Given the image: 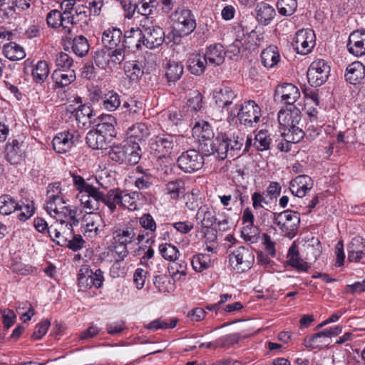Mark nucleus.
<instances>
[{"label": "nucleus", "instance_id": "1", "mask_svg": "<svg viewBox=\"0 0 365 365\" xmlns=\"http://www.w3.org/2000/svg\"><path fill=\"white\" fill-rule=\"evenodd\" d=\"M273 222L284 236L292 238L297 235L300 216L297 212L287 210L279 213L274 212Z\"/></svg>", "mask_w": 365, "mask_h": 365}, {"label": "nucleus", "instance_id": "2", "mask_svg": "<svg viewBox=\"0 0 365 365\" xmlns=\"http://www.w3.org/2000/svg\"><path fill=\"white\" fill-rule=\"evenodd\" d=\"M73 220L68 218H59L58 221L51 225L48 230V233L51 240L61 247H66L69 243V239L72 236V230L74 226L78 225L79 221L73 224Z\"/></svg>", "mask_w": 365, "mask_h": 365}, {"label": "nucleus", "instance_id": "3", "mask_svg": "<svg viewBox=\"0 0 365 365\" xmlns=\"http://www.w3.org/2000/svg\"><path fill=\"white\" fill-rule=\"evenodd\" d=\"M66 202L63 196H59L51 200H47L45 205V210L53 217L56 218L58 221L59 218H68L73 220V224L77 222V209L71 208L65 205Z\"/></svg>", "mask_w": 365, "mask_h": 365}, {"label": "nucleus", "instance_id": "4", "mask_svg": "<svg viewBox=\"0 0 365 365\" xmlns=\"http://www.w3.org/2000/svg\"><path fill=\"white\" fill-rule=\"evenodd\" d=\"M239 120L238 128L240 130L245 131L248 127L257 123L262 117L260 107L254 101L245 102L237 112Z\"/></svg>", "mask_w": 365, "mask_h": 365}, {"label": "nucleus", "instance_id": "5", "mask_svg": "<svg viewBox=\"0 0 365 365\" xmlns=\"http://www.w3.org/2000/svg\"><path fill=\"white\" fill-rule=\"evenodd\" d=\"M125 57V51L123 48L110 50L103 48L95 53L94 61L97 66L103 69L112 68L123 62Z\"/></svg>", "mask_w": 365, "mask_h": 365}, {"label": "nucleus", "instance_id": "6", "mask_svg": "<svg viewBox=\"0 0 365 365\" xmlns=\"http://www.w3.org/2000/svg\"><path fill=\"white\" fill-rule=\"evenodd\" d=\"M230 262L232 268L238 273L250 269L255 261V256L252 250L241 246L230 254Z\"/></svg>", "mask_w": 365, "mask_h": 365}, {"label": "nucleus", "instance_id": "7", "mask_svg": "<svg viewBox=\"0 0 365 365\" xmlns=\"http://www.w3.org/2000/svg\"><path fill=\"white\" fill-rule=\"evenodd\" d=\"M78 281L82 290L91 289L92 287L100 288L104 281L103 272L100 269L93 271L88 266H83L79 270Z\"/></svg>", "mask_w": 365, "mask_h": 365}, {"label": "nucleus", "instance_id": "8", "mask_svg": "<svg viewBox=\"0 0 365 365\" xmlns=\"http://www.w3.org/2000/svg\"><path fill=\"white\" fill-rule=\"evenodd\" d=\"M330 73V67L323 59L313 61L307 71V78L312 86L317 87L324 84Z\"/></svg>", "mask_w": 365, "mask_h": 365}, {"label": "nucleus", "instance_id": "9", "mask_svg": "<svg viewBox=\"0 0 365 365\" xmlns=\"http://www.w3.org/2000/svg\"><path fill=\"white\" fill-rule=\"evenodd\" d=\"M177 163L182 171L191 173L202 168L204 158L198 151L189 150L180 155Z\"/></svg>", "mask_w": 365, "mask_h": 365}, {"label": "nucleus", "instance_id": "10", "mask_svg": "<svg viewBox=\"0 0 365 365\" xmlns=\"http://www.w3.org/2000/svg\"><path fill=\"white\" fill-rule=\"evenodd\" d=\"M278 121L282 137L294 135H302L303 137V131L296 125L298 123L297 116L294 118L291 111L280 110L278 113Z\"/></svg>", "mask_w": 365, "mask_h": 365}, {"label": "nucleus", "instance_id": "11", "mask_svg": "<svg viewBox=\"0 0 365 365\" xmlns=\"http://www.w3.org/2000/svg\"><path fill=\"white\" fill-rule=\"evenodd\" d=\"M293 46L302 55L309 53L315 45V34L311 29H302L296 33Z\"/></svg>", "mask_w": 365, "mask_h": 365}, {"label": "nucleus", "instance_id": "12", "mask_svg": "<svg viewBox=\"0 0 365 365\" xmlns=\"http://www.w3.org/2000/svg\"><path fill=\"white\" fill-rule=\"evenodd\" d=\"M143 38V44L148 49H155L163 45L165 41V32L159 26H142Z\"/></svg>", "mask_w": 365, "mask_h": 365}, {"label": "nucleus", "instance_id": "13", "mask_svg": "<svg viewBox=\"0 0 365 365\" xmlns=\"http://www.w3.org/2000/svg\"><path fill=\"white\" fill-rule=\"evenodd\" d=\"M175 26L180 36L191 34L196 27V22L190 10L182 9L175 12Z\"/></svg>", "mask_w": 365, "mask_h": 365}, {"label": "nucleus", "instance_id": "14", "mask_svg": "<svg viewBox=\"0 0 365 365\" xmlns=\"http://www.w3.org/2000/svg\"><path fill=\"white\" fill-rule=\"evenodd\" d=\"M26 145L23 141L18 139H13L11 142H8L5 147L6 159L11 165H18L21 163L26 156Z\"/></svg>", "mask_w": 365, "mask_h": 365}, {"label": "nucleus", "instance_id": "15", "mask_svg": "<svg viewBox=\"0 0 365 365\" xmlns=\"http://www.w3.org/2000/svg\"><path fill=\"white\" fill-rule=\"evenodd\" d=\"M103 192L93 185L87 186V190L82 193L81 202L83 207L93 212L99 209L101 202L103 203Z\"/></svg>", "mask_w": 365, "mask_h": 365}, {"label": "nucleus", "instance_id": "16", "mask_svg": "<svg viewBox=\"0 0 365 365\" xmlns=\"http://www.w3.org/2000/svg\"><path fill=\"white\" fill-rule=\"evenodd\" d=\"M112 256L115 259L114 263L111 267V272L114 276L120 277L125 274L124 269H120V263L128 257L129 251L128 246L123 244H119L112 240L110 245Z\"/></svg>", "mask_w": 365, "mask_h": 365}, {"label": "nucleus", "instance_id": "17", "mask_svg": "<svg viewBox=\"0 0 365 365\" xmlns=\"http://www.w3.org/2000/svg\"><path fill=\"white\" fill-rule=\"evenodd\" d=\"M122 39L123 32L120 29L115 27L106 29L102 34V43L104 47L110 50L123 48L125 51V46Z\"/></svg>", "mask_w": 365, "mask_h": 365}, {"label": "nucleus", "instance_id": "18", "mask_svg": "<svg viewBox=\"0 0 365 365\" xmlns=\"http://www.w3.org/2000/svg\"><path fill=\"white\" fill-rule=\"evenodd\" d=\"M313 180L307 175H299L290 182L289 190L292 195L303 197L313 187Z\"/></svg>", "mask_w": 365, "mask_h": 365}, {"label": "nucleus", "instance_id": "19", "mask_svg": "<svg viewBox=\"0 0 365 365\" xmlns=\"http://www.w3.org/2000/svg\"><path fill=\"white\" fill-rule=\"evenodd\" d=\"M347 48L349 51L355 56L365 54V31L356 30L351 33L349 37Z\"/></svg>", "mask_w": 365, "mask_h": 365}, {"label": "nucleus", "instance_id": "20", "mask_svg": "<svg viewBox=\"0 0 365 365\" xmlns=\"http://www.w3.org/2000/svg\"><path fill=\"white\" fill-rule=\"evenodd\" d=\"M137 228L126 225L122 228L115 227L112 230V240L119 244L128 245L135 240Z\"/></svg>", "mask_w": 365, "mask_h": 365}, {"label": "nucleus", "instance_id": "21", "mask_svg": "<svg viewBox=\"0 0 365 365\" xmlns=\"http://www.w3.org/2000/svg\"><path fill=\"white\" fill-rule=\"evenodd\" d=\"M101 216L93 212H87L82 220L81 232L88 237H94L98 235Z\"/></svg>", "mask_w": 365, "mask_h": 365}, {"label": "nucleus", "instance_id": "22", "mask_svg": "<svg viewBox=\"0 0 365 365\" xmlns=\"http://www.w3.org/2000/svg\"><path fill=\"white\" fill-rule=\"evenodd\" d=\"M279 96L282 101L287 105H293L300 97L299 88L292 83H284L277 88L275 97Z\"/></svg>", "mask_w": 365, "mask_h": 365}, {"label": "nucleus", "instance_id": "23", "mask_svg": "<svg viewBox=\"0 0 365 365\" xmlns=\"http://www.w3.org/2000/svg\"><path fill=\"white\" fill-rule=\"evenodd\" d=\"M143 29L139 28H131L124 34L123 43L125 48L128 47L132 50H141L144 46L143 44Z\"/></svg>", "mask_w": 365, "mask_h": 365}, {"label": "nucleus", "instance_id": "24", "mask_svg": "<svg viewBox=\"0 0 365 365\" xmlns=\"http://www.w3.org/2000/svg\"><path fill=\"white\" fill-rule=\"evenodd\" d=\"M150 143V153L158 158H162L171 153L173 140L168 138H152Z\"/></svg>", "mask_w": 365, "mask_h": 365}, {"label": "nucleus", "instance_id": "25", "mask_svg": "<svg viewBox=\"0 0 365 365\" xmlns=\"http://www.w3.org/2000/svg\"><path fill=\"white\" fill-rule=\"evenodd\" d=\"M203 56L209 65L216 66L223 63L225 52L222 44L215 43L207 47Z\"/></svg>", "mask_w": 365, "mask_h": 365}, {"label": "nucleus", "instance_id": "26", "mask_svg": "<svg viewBox=\"0 0 365 365\" xmlns=\"http://www.w3.org/2000/svg\"><path fill=\"white\" fill-rule=\"evenodd\" d=\"M363 239L354 238L348 246V260L351 262H361L365 264V248L363 246Z\"/></svg>", "mask_w": 365, "mask_h": 365}, {"label": "nucleus", "instance_id": "27", "mask_svg": "<svg viewBox=\"0 0 365 365\" xmlns=\"http://www.w3.org/2000/svg\"><path fill=\"white\" fill-rule=\"evenodd\" d=\"M66 110L68 112L73 113L76 120L79 123H82L83 126L91 122L93 110L91 107L88 104L78 105L77 108H75L74 105L70 104L66 108Z\"/></svg>", "mask_w": 365, "mask_h": 365}, {"label": "nucleus", "instance_id": "28", "mask_svg": "<svg viewBox=\"0 0 365 365\" xmlns=\"http://www.w3.org/2000/svg\"><path fill=\"white\" fill-rule=\"evenodd\" d=\"M365 76V66L359 61L350 63L346 70L345 78L351 84L359 83Z\"/></svg>", "mask_w": 365, "mask_h": 365}, {"label": "nucleus", "instance_id": "29", "mask_svg": "<svg viewBox=\"0 0 365 365\" xmlns=\"http://www.w3.org/2000/svg\"><path fill=\"white\" fill-rule=\"evenodd\" d=\"M255 12L257 21L264 26L269 24L276 16L274 7L264 2L257 5Z\"/></svg>", "mask_w": 365, "mask_h": 365}, {"label": "nucleus", "instance_id": "30", "mask_svg": "<svg viewBox=\"0 0 365 365\" xmlns=\"http://www.w3.org/2000/svg\"><path fill=\"white\" fill-rule=\"evenodd\" d=\"M196 219L200 221L202 227L205 228L211 227L217 220L215 210L208 205H203L198 208Z\"/></svg>", "mask_w": 365, "mask_h": 365}, {"label": "nucleus", "instance_id": "31", "mask_svg": "<svg viewBox=\"0 0 365 365\" xmlns=\"http://www.w3.org/2000/svg\"><path fill=\"white\" fill-rule=\"evenodd\" d=\"M272 126L266 118L261 117L255 125L253 123L252 127H248L245 131L247 133V137L250 135H253L255 137H269L272 135Z\"/></svg>", "mask_w": 365, "mask_h": 365}, {"label": "nucleus", "instance_id": "32", "mask_svg": "<svg viewBox=\"0 0 365 365\" xmlns=\"http://www.w3.org/2000/svg\"><path fill=\"white\" fill-rule=\"evenodd\" d=\"M235 96L233 91L227 86L220 87L216 89L213 93L215 103L222 108L231 105Z\"/></svg>", "mask_w": 365, "mask_h": 365}, {"label": "nucleus", "instance_id": "33", "mask_svg": "<svg viewBox=\"0 0 365 365\" xmlns=\"http://www.w3.org/2000/svg\"><path fill=\"white\" fill-rule=\"evenodd\" d=\"M287 258V264L298 271L307 272L310 267L307 262L299 258L298 248L295 243L289 247Z\"/></svg>", "mask_w": 365, "mask_h": 365}, {"label": "nucleus", "instance_id": "34", "mask_svg": "<svg viewBox=\"0 0 365 365\" xmlns=\"http://www.w3.org/2000/svg\"><path fill=\"white\" fill-rule=\"evenodd\" d=\"M51 78L58 87H64L76 79V73L73 69H56Z\"/></svg>", "mask_w": 365, "mask_h": 365}, {"label": "nucleus", "instance_id": "35", "mask_svg": "<svg viewBox=\"0 0 365 365\" xmlns=\"http://www.w3.org/2000/svg\"><path fill=\"white\" fill-rule=\"evenodd\" d=\"M125 74L132 82H138L142 78L144 71L140 62L138 61H129L124 65Z\"/></svg>", "mask_w": 365, "mask_h": 365}, {"label": "nucleus", "instance_id": "36", "mask_svg": "<svg viewBox=\"0 0 365 365\" xmlns=\"http://www.w3.org/2000/svg\"><path fill=\"white\" fill-rule=\"evenodd\" d=\"M136 173L139 176L136 177L134 185L139 190L148 189L153 185L155 178L149 170L144 169L142 166H138Z\"/></svg>", "mask_w": 365, "mask_h": 365}, {"label": "nucleus", "instance_id": "37", "mask_svg": "<svg viewBox=\"0 0 365 365\" xmlns=\"http://www.w3.org/2000/svg\"><path fill=\"white\" fill-rule=\"evenodd\" d=\"M208 64L204 56L200 54H191L187 60V68L190 72L195 76L201 75Z\"/></svg>", "mask_w": 365, "mask_h": 365}, {"label": "nucleus", "instance_id": "38", "mask_svg": "<svg viewBox=\"0 0 365 365\" xmlns=\"http://www.w3.org/2000/svg\"><path fill=\"white\" fill-rule=\"evenodd\" d=\"M120 195L121 190L119 188L110 189L106 194L103 193V203L111 213L115 211L117 205L120 207Z\"/></svg>", "mask_w": 365, "mask_h": 365}, {"label": "nucleus", "instance_id": "39", "mask_svg": "<svg viewBox=\"0 0 365 365\" xmlns=\"http://www.w3.org/2000/svg\"><path fill=\"white\" fill-rule=\"evenodd\" d=\"M165 191L171 200H176L185 194V182L182 179L170 181L165 185Z\"/></svg>", "mask_w": 365, "mask_h": 365}, {"label": "nucleus", "instance_id": "40", "mask_svg": "<svg viewBox=\"0 0 365 365\" xmlns=\"http://www.w3.org/2000/svg\"><path fill=\"white\" fill-rule=\"evenodd\" d=\"M280 58L277 48L269 46L264 49L261 53L262 63L264 67L271 68L277 64Z\"/></svg>", "mask_w": 365, "mask_h": 365}, {"label": "nucleus", "instance_id": "41", "mask_svg": "<svg viewBox=\"0 0 365 365\" xmlns=\"http://www.w3.org/2000/svg\"><path fill=\"white\" fill-rule=\"evenodd\" d=\"M20 207V203L11 195L4 194L0 196V214L9 215Z\"/></svg>", "mask_w": 365, "mask_h": 365}, {"label": "nucleus", "instance_id": "42", "mask_svg": "<svg viewBox=\"0 0 365 365\" xmlns=\"http://www.w3.org/2000/svg\"><path fill=\"white\" fill-rule=\"evenodd\" d=\"M3 53L6 58L13 61L21 60L26 56L23 47L14 42L4 44Z\"/></svg>", "mask_w": 365, "mask_h": 365}, {"label": "nucleus", "instance_id": "43", "mask_svg": "<svg viewBox=\"0 0 365 365\" xmlns=\"http://www.w3.org/2000/svg\"><path fill=\"white\" fill-rule=\"evenodd\" d=\"M88 39L83 35L76 36L72 41L71 48L73 52L79 57L86 56L89 51Z\"/></svg>", "mask_w": 365, "mask_h": 365}, {"label": "nucleus", "instance_id": "44", "mask_svg": "<svg viewBox=\"0 0 365 365\" xmlns=\"http://www.w3.org/2000/svg\"><path fill=\"white\" fill-rule=\"evenodd\" d=\"M103 108L108 111L115 110L120 105V96L113 91H109L102 97Z\"/></svg>", "mask_w": 365, "mask_h": 365}, {"label": "nucleus", "instance_id": "45", "mask_svg": "<svg viewBox=\"0 0 365 365\" xmlns=\"http://www.w3.org/2000/svg\"><path fill=\"white\" fill-rule=\"evenodd\" d=\"M183 73V66L175 61L167 63L165 76L169 81H178Z\"/></svg>", "mask_w": 365, "mask_h": 365}, {"label": "nucleus", "instance_id": "46", "mask_svg": "<svg viewBox=\"0 0 365 365\" xmlns=\"http://www.w3.org/2000/svg\"><path fill=\"white\" fill-rule=\"evenodd\" d=\"M211 258L209 255L197 254L192 257L191 264L193 269L201 272L210 267Z\"/></svg>", "mask_w": 365, "mask_h": 365}, {"label": "nucleus", "instance_id": "47", "mask_svg": "<svg viewBox=\"0 0 365 365\" xmlns=\"http://www.w3.org/2000/svg\"><path fill=\"white\" fill-rule=\"evenodd\" d=\"M139 197V192H132L130 193H125L121 190L120 195V207L127 208L129 210H136L138 209V205L136 199Z\"/></svg>", "mask_w": 365, "mask_h": 365}, {"label": "nucleus", "instance_id": "48", "mask_svg": "<svg viewBox=\"0 0 365 365\" xmlns=\"http://www.w3.org/2000/svg\"><path fill=\"white\" fill-rule=\"evenodd\" d=\"M49 68L45 61H40L32 70V76L36 83L43 82L48 77Z\"/></svg>", "mask_w": 365, "mask_h": 365}, {"label": "nucleus", "instance_id": "49", "mask_svg": "<svg viewBox=\"0 0 365 365\" xmlns=\"http://www.w3.org/2000/svg\"><path fill=\"white\" fill-rule=\"evenodd\" d=\"M159 252L165 259L170 262L177 260L180 255L178 249L170 243L160 245Z\"/></svg>", "mask_w": 365, "mask_h": 365}, {"label": "nucleus", "instance_id": "50", "mask_svg": "<svg viewBox=\"0 0 365 365\" xmlns=\"http://www.w3.org/2000/svg\"><path fill=\"white\" fill-rule=\"evenodd\" d=\"M318 338H322L324 340H325V341H327V343H328V339L330 338L328 329H325L312 336H306L303 341V345L310 349H317L319 345L314 344V343Z\"/></svg>", "mask_w": 365, "mask_h": 365}, {"label": "nucleus", "instance_id": "51", "mask_svg": "<svg viewBox=\"0 0 365 365\" xmlns=\"http://www.w3.org/2000/svg\"><path fill=\"white\" fill-rule=\"evenodd\" d=\"M21 212L18 215V219L21 222H25L31 218L35 212L34 203L31 200H26V202L20 203V207L18 210Z\"/></svg>", "mask_w": 365, "mask_h": 365}, {"label": "nucleus", "instance_id": "52", "mask_svg": "<svg viewBox=\"0 0 365 365\" xmlns=\"http://www.w3.org/2000/svg\"><path fill=\"white\" fill-rule=\"evenodd\" d=\"M213 137L214 133L207 121H198L192 128V137Z\"/></svg>", "mask_w": 365, "mask_h": 365}, {"label": "nucleus", "instance_id": "53", "mask_svg": "<svg viewBox=\"0 0 365 365\" xmlns=\"http://www.w3.org/2000/svg\"><path fill=\"white\" fill-rule=\"evenodd\" d=\"M178 320L176 318L170 319V322H168L161 319H157L150 322L149 324L145 325V328L152 331H156L159 329H173L176 327Z\"/></svg>", "mask_w": 365, "mask_h": 365}, {"label": "nucleus", "instance_id": "54", "mask_svg": "<svg viewBox=\"0 0 365 365\" xmlns=\"http://www.w3.org/2000/svg\"><path fill=\"white\" fill-rule=\"evenodd\" d=\"M277 6L279 13L283 16H291L297 7V0H278Z\"/></svg>", "mask_w": 365, "mask_h": 365}, {"label": "nucleus", "instance_id": "55", "mask_svg": "<svg viewBox=\"0 0 365 365\" xmlns=\"http://www.w3.org/2000/svg\"><path fill=\"white\" fill-rule=\"evenodd\" d=\"M55 65L58 67L57 69H71L73 64V58L66 53L63 51L58 52L56 54L54 58Z\"/></svg>", "mask_w": 365, "mask_h": 365}, {"label": "nucleus", "instance_id": "56", "mask_svg": "<svg viewBox=\"0 0 365 365\" xmlns=\"http://www.w3.org/2000/svg\"><path fill=\"white\" fill-rule=\"evenodd\" d=\"M73 138H53L52 145L53 150L58 153H65L72 147Z\"/></svg>", "mask_w": 365, "mask_h": 365}, {"label": "nucleus", "instance_id": "57", "mask_svg": "<svg viewBox=\"0 0 365 365\" xmlns=\"http://www.w3.org/2000/svg\"><path fill=\"white\" fill-rule=\"evenodd\" d=\"M87 6L78 5L75 7V24H80L81 27L87 26L90 18L87 14Z\"/></svg>", "mask_w": 365, "mask_h": 365}, {"label": "nucleus", "instance_id": "58", "mask_svg": "<svg viewBox=\"0 0 365 365\" xmlns=\"http://www.w3.org/2000/svg\"><path fill=\"white\" fill-rule=\"evenodd\" d=\"M109 148L108 154L113 160L121 163L125 161V155L123 154L125 151V140L120 144H111V147Z\"/></svg>", "mask_w": 365, "mask_h": 365}, {"label": "nucleus", "instance_id": "59", "mask_svg": "<svg viewBox=\"0 0 365 365\" xmlns=\"http://www.w3.org/2000/svg\"><path fill=\"white\" fill-rule=\"evenodd\" d=\"M215 155L220 160H224L227 157L229 151V143L226 138H215Z\"/></svg>", "mask_w": 365, "mask_h": 365}, {"label": "nucleus", "instance_id": "60", "mask_svg": "<svg viewBox=\"0 0 365 365\" xmlns=\"http://www.w3.org/2000/svg\"><path fill=\"white\" fill-rule=\"evenodd\" d=\"M198 148L205 155H215V138H201L198 140Z\"/></svg>", "mask_w": 365, "mask_h": 365}, {"label": "nucleus", "instance_id": "61", "mask_svg": "<svg viewBox=\"0 0 365 365\" xmlns=\"http://www.w3.org/2000/svg\"><path fill=\"white\" fill-rule=\"evenodd\" d=\"M259 230L257 227L251 225H247L242 228V236L246 242L255 243L257 241Z\"/></svg>", "mask_w": 365, "mask_h": 365}, {"label": "nucleus", "instance_id": "62", "mask_svg": "<svg viewBox=\"0 0 365 365\" xmlns=\"http://www.w3.org/2000/svg\"><path fill=\"white\" fill-rule=\"evenodd\" d=\"M46 22L51 28L57 29L60 26L63 28L61 12L56 9L50 11L46 16Z\"/></svg>", "mask_w": 365, "mask_h": 365}, {"label": "nucleus", "instance_id": "63", "mask_svg": "<svg viewBox=\"0 0 365 365\" xmlns=\"http://www.w3.org/2000/svg\"><path fill=\"white\" fill-rule=\"evenodd\" d=\"M159 4L157 0H142L140 5H137L135 9L143 16H149L154 9Z\"/></svg>", "mask_w": 365, "mask_h": 365}, {"label": "nucleus", "instance_id": "64", "mask_svg": "<svg viewBox=\"0 0 365 365\" xmlns=\"http://www.w3.org/2000/svg\"><path fill=\"white\" fill-rule=\"evenodd\" d=\"M96 134L101 137H116L113 125L108 122L98 123L96 125Z\"/></svg>", "mask_w": 365, "mask_h": 365}]
</instances>
